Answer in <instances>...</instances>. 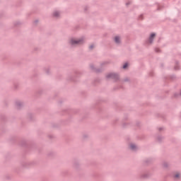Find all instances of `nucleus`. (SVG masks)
<instances>
[{"instance_id":"1","label":"nucleus","mask_w":181,"mask_h":181,"mask_svg":"<svg viewBox=\"0 0 181 181\" xmlns=\"http://www.w3.org/2000/svg\"><path fill=\"white\" fill-rule=\"evenodd\" d=\"M70 43L72 45H81V43H83V40L71 39Z\"/></svg>"},{"instance_id":"2","label":"nucleus","mask_w":181,"mask_h":181,"mask_svg":"<svg viewBox=\"0 0 181 181\" xmlns=\"http://www.w3.org/2000/svg\"><path fill=\"white\" fill-rule=\"evenodd\" d=\"M155 36H156L155 33H152V34L151 35L150 38H149V40H148V42H149L150 43H152V42H153V37H155Z\"/></svg>"},{"instance_id":"3","label":"nucleus","mask_w":181,"mask_h":181,"mask_svg":"<svg viewBox=\"0 0 181 181\" xmlns=\"http://www.w3.org/2000/svg\"><path fill=\"white\" fill-rule=\"evenodd\" d=\"M130 149H132V151H135V149H136V146H135V144H130Z\"/></svg>"},{"instance_id":"4","label":"nucleus","mask_w":181,"mask_h":181,"mask_svg":"<svg viewBox=\"0 0 181 181\" xmlns=\"http://www.w3.org/2000/svg\"><path fill=\"white\" fill-rule=\"evenodd\" d=\"M174 177L175 179H179V177H180V173H176L175 174H174Z\"/></svg>"},{"instance_id":"5","label":"nucleus","mask_w":181,"mask_h":181,"mask_svg":"<svg viewBox=\"0 0 181 181\" xmlns=\"http://www.w3.org/2000/svg\"><path fill=\"white\" fill-rule=\"evenodd\" d=\"M119 40H120V38H119V36H116L115 37V41L116 43H118L119 42Z\"/></svg>"},{"instance_id":"6","label":"nucleus","mask_w":181,"mask_h":181,"mask_svg":"<svg viewBox=\"0 0 181 181\" xmlns=\"http://www.w3.org/2000/svg\"><path fill=\"white\" fill-rule=\"evenodd\" d=\"M54 16H59V12H57V11L54 12Z\"/></svg>"},{"instance_id":"7","label":"nucleus","mask_w":181,"mask_h":181,"mask_svg":"<svg viewBox=\"0 0 181 181\" xmlns=\"http://www.w3.org/2000/svg\"><path fill=\"white\" fill-rule=\"evenodd\" d=\"M128 67V64H124L123 66V69H127Z\"/></svg>"},{"instance_id":"8","label":"nucleus","mask_w":181,"mask_h":181,"mask_svg":"<svg viewBox=\"0 0 181 181\" xmlns=\"http://www.w3.org/2000/svg\"><path fill=\"white\" fill-rule=\"evenodd\" d=\"M115 75L114 74H109L107 77H114Z\"/></svg>"},{"instance_id":"9","label":"nucleus","mask_w":181,"mask_h":181,"mask_svg":"<svg viewBox=\"0 0 181 181\" xmlns=\"http://www.w3.org/2000/svg\"><path fill=\"white\" fill-rule=\"evenodd\" d=\"M93 47H94V45H90V49H93Z\"/></svg>"}]
</instances>
